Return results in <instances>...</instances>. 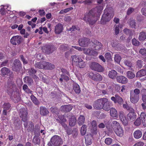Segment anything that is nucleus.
<instances>
[{"label":"nucleus","instance_id":"obj_1","mask_svg":"<svg viewBox=\"0 0 146 146\" xmlns=\"http://www.w3.org/2000/svg\"><path fill=\"white\" fill-rule=\"evenodd\" d=\"M100 10L96 8L92 9L89 12L86 13L83 20L89 25H93L95 24L98 20V18L100 16Z\"/></svg>","mask_w":146,"mask_h":146},{"label":"nucleus","instance_id":"obj_2","mask_svg":"<svg viewBox=\"0 0 146 146\" xmlns=\"http://www.w3.org/2000/svg\"><path fill=\"white\" fill-rule=\"evenodd\" d=\"M63 143L62 139L60 136L55 135L52 137L48 145L49 146H60Z\"/></svg>","mask_w":146,"mask_h":146},{"label":"nucleus","instance_id":"obj_3","mask_svg":"<svg viewBox=\"0 0 146 146\" xmlns=\"http://www.w3.org/2000/svg\"><path fill=\"white\" fill-rule=\"evenodd\" d=\"M18 90L14 82L9 80L6 87V90L7 93L9 95H11L14 92Z\"/></svg>","mask_w":146,"mask_h":146},{"label":"nucleus","instance_id":"obj_4","mask_svg":"<svg viewBox=\"0 0 146 146\" xmlns=\"http://www.w3.org/2000/svg\"><path fill=\"white\" fill-rule=\"evenodd\" d=\"M113 11L112 10L111 11V12L109 11L106 12V11H105L104 14L102 16L100 22L101 24H105L107 22L109 21L113 17Z\"/></svg>","mask_w":146,"mask_h":146},{"label":"nucleus","instance_id":"obj_5","mask_svg":"<svg viewBox=\"0 0 146 146\" xmlns=\"http://www.w3.org/2000/svg\"><path fill=\"white\" fill-rule=\"evenodd\" d=\"M27 111L26 109L22 108L20 110L19 115L20 117L22 119V120L24 122V125L25 127H27L28 124L27 121Z\"/></svg>","mask_w":146,"mask_h":146},{"label":"nucleus","instance_id":"obj_6","mask_svg":"<svg viewBox=\"0 0 146 146\" xmlns=\"http://www.w3.org/2000/svg\"><path fill=\"white\" fill-rule=\"evenodd\" d=\"M89 67L92 70L99 72H103L104 70L103 66L95 62H91L90 64Z\"/></svg>","mask_w":146,"mask_h":146},{"label":"nucleus","instance_id":"obj_7","mask_svg":"<svg viewBox=\"0 0 146 146\" xmlns=\"http://www.w3.org/2000/svg\"><path fill=\"white\" fill-rule=\"evenodd\" d=\"M43 51L46 54L52 53L56 50V48L51 45H47L44 46L43 48Z\"/></svg>","mask_w":146,"mask_h":146},{"label":"nucleus","instance_id":"obj_8","mask_svg":"<svg viewBox=\"0 0 146 146\" xmlns=\"http://www.w3.org/2000/svg\"><path fill=\"white\" fill-rule=\"evenodd\" d=\"M23 40L22 37L20 36L17 35L13 37L10 40V42L12 44L16 45L20 44Z\"/></svg>","mask_w":146,"mask_h":146},{"label":"nucleus","instance_id":"obj_9","mask_svg":"<svg viewBox=\"0 0 146 146\" xmlns=\"http://www.w3.org/2000/svg\"><path fill=\"white\" fill-rule=\"evenodd\" d=\"M104 98L98 99L95 101L93 103V106L94 108L97 110H102V107Z\"/></svg>","mask_w":146,"mask_h":146},{"label":"nucleus","instance_id":"obj_10","mask_svg":"<svg viewBox=\"0 0 146 146\" xmlns=\"http://www.w3.org/2000/svg\"><path fill=\"white\" fill-rule=\"evenodd\" d=\"M11 98L15 103H18L21 100V97L19 95V92L18 90L14 92L11 95Z\"/></svg>","mask_w":146,"mask_h":146},{"label":"nucleus","instance_id":"obj_11","mask_svg":"<svg viewBox=\"0 0 146 146\" xmlns=\"http://www.w3.org/2000/svg\"><path fill=\"white\" fill-rule=\"evenodd\" d=\"M89 75L90 78L95 81H100L102 80V76L98 73L93 74L92 73H90Z\"/></svg>","mask_w":146,"mask_h":146},{"label":"nucleus","instance_id":"obj_12","mask_svg":"<svg viewBox=\"0 0 146 146\" xmlns=\"http://www.w3.org/2000/svg\"><path fill=\"white\" fill-rule=\"evenodd\" d=\"M13 70L17 72L21 68V64L20 61L18 59H15L13 64Z\"/></svg>","mask_w":146,"mask_h":146},{"label":"nucleus","instance_id":"obj_13","mask_svg":"<svg viewBox=\"0 0 146 146\" xmlns=\"http://www.w3.org/2000/svg\"><path fill=\"white\" fill-rule=\"evenodd\" d=\"M90 42V39L87 38H80L79 40V44L81 46H87Z\"/></svg>","mask_w":146,"mask_h":146},{"label":"nucleus","instance_id":"obj_14","mask_svg":"<svg viewBox=\"0 0 146 146\" xmlns=\"http://www.w3.org/2000/svg\"><path fill=\"white\" fill-rule=\"evenodd\" d=\"M102 109H103L104 110L108 111L110 109V105L108 100L106 98H104V100L102 106Z\"/></svg>","mask_w":146,"mask_h":146},{"label":"nucleus","instance_id":"obj_15","mask_svg":"<svg viewBox=\"0 0 146 146\" xmlns=\"http://www.w3.org/2000/svg\"><path fill=\"white\" fill-rule=\"evenodd\" d=\"M111 99L114 103L115 104L117 103L120 105H122L123 102L122 98L117 94H116L115 95V97H112Z\"/></svg>","mask_w":146,"mask_h":146},{"label":"nucleus","instance_id":"obj_16","mask_svg":"<svg viewBox=\"0 0 146 146\" xmlns=\"http://www.w3.org/2000/svg\"><path fill=\"white\" fill-rule=\"evenodd\" d=\"M91 44L93 46V48L96 50H99L102 46V43L96 40H93Z\"/></svg>","mask_w":146,"mask_h":146},{"label":"nucleus","instance_id":"obj_17","mask_svg":"<svg viewBox=\"0 0 146 146\" xmlns=\"http://www.w3.org/2000/svg\"><path fill=\"white\" fill-rule=\"evenodd\" d=\"M117 81L119 83L125 84L128 81L127 78L123 76H118L116 78Z\"/></svg>","mask_w":146,"mask_h":146},{"label":"nucleus","instance_id":"obj_18","mask_svg":"<svg viewBox=\"0 0 146 146\" xmlns=\"http://www.w3.org/2000/svg\"><path fill=\"white\" fill-rule=\"evenodd\" d=\"M119 115L120 120L123 124L125 125H127L128 124V121L125 116L124 114V112L122 111H120L119 113Z\"/></svg>","mask_w":146,"mask_h":146},{"label":"nucleus","instance_id":"obj_19","mask_svg":"<svg viewBox=\"0 0 146 146\" xmlns=\"http://www.w3.org/2000/svg\"><path fill=\"white\" fill-rule=\"evenodd\" d=\"M60 120L56 119V120L57 122L60 123L61 125L65 129L67 128L68 127L66 124L65 123L66 121V119L64 118L63 117L59 116L58 117Z\"/></svg>","mask_w":146,"mask_h":146},{"label":"nucleus","instance_id":"obj_20","mask_svg":"<svg viewBox=\"0 0 146 146\" xmlns=\"http://www.w3.org/2000/svg\"><path fill=\"white\" fill-rule=\"evenodd\" d=\"M63 29V25L59 23L55 27L54 32L56 34H59L62 31Z\"/></svg>","mask_w":146,"mask_h":146},{"label":"nucleus","instance_id":"obj_21","mask_svg":"<svg viewBox=\"0 0 146 146\" xmlns=\"http://www.w3.org/2000/svg\"><path fill=\"white\" fill-rule=\"evenodd\" d=\"M136 113L134 110L133 111H130L127 115V118L128 120L131 121H134L136 118Z\"/></svg>","mask_w":146,"mask_h":146},{"label":"nucleus","instance_id":"obj_22","mask_svg":"<svg viewBox=\"0 0 146 146\" xmlns=\"http://www.w3.org/2000/svg\"><path fill=\"white\" fill-rule=\"evenodd\" d=\"M40 115L43 116H46L48 114V110L45 107H40Z\"/></svg>","mask_w":146,"mask_h":146},{"label":"nucleus","instance_id":"obj_23","mask_svg":"<svg viewBox=\"0 0 146 146\" xmlns=\"http://www.w3.org/2000/svg\"><path fill=\"white\" fill-rule=\"evenodd\" d=\"M130 101L133 104L136 103L139 99V96H137L130 93Z\"/></svg>","mask_w":146,"mask_h":146},{"label":"nucleus","instance_id":"obj_24","mask_svg":"<svg viewBox=\"0 0 146 146\" xmlns=\"http://www.w3.org/2000/svg\"><path fill=\"white\" fill-rule=\"evenodd\" d=\"M73 89L75 92L77 94H79L81 91L79 85L74 82H72Z\"/></svg>","mask_w":146,"mask_h":146},{"label":"nucleus","instance_id":"obj_25","mask_svg":"<svg viewBox=\"0 0 146 146\" xmlns=\"http://www.w3.org/2000/svg\"><path fill=\"white\" fill-rule=\"evenodd\" d=\"M44 69H45L52 70L55 68V66L54 65L45 61L43 62Z\"/></svg>","mask_w":146,"mask_h":146},{"label":"nucleus","instance_id":"obj_26","mask_svg":"<svg viewBox=\"0 0 146 146\" xmlns=\"http://www.w3.org/2000/svg\"><path fill=\"white\" fill-rule=\"evenodd\" d=\"M1 74L3 75H7L9 74H10V77L13 78V75L12 74V72L10 73V71L9 69L6 67H3L1 70Z\"/></svg>","mask_w":146,"mask_h":146},{"label":"nucleus","instance_id":"obj_27","mask_svg":"<svg viewBox=\"0 0 146 146\" xmlns=\"http://www.w3.org/2000/svg\"><path fill=\"white\" fill-rule=\"evenodd\" d=\"M72 106L70 105L62 106H61L60 109L61 111L65 112L70 111L72 108Z\"/></svg>","mask_w":146,"mask_h":146},{"label":"nucleus","instance_id":"obj_28","mask_svg":"<svg viewBox=\"0 0 146 146\" xmlns=\"http://www.w3.org/2000/svg\"><path fill=\"white\" fill-rule=\"evenodd\" d=\"M23 80L24 82L27 84L29 86L32 85L33 83V79L29 76L25 77L23 78Z\"/></svg>","mask_w":146,"mask_h":146},{"label":"nucleus","instance_id":"obj_29","mask_svg":"<svg viewBox=\"0 0 146 146\" xmlns=\"http://www.w3.org/2000/svg\"><path fill=\"white\" fill-rule=\"evenodd\" d=\"M117 74V72L115 70H111L109 72L108 76L110 78L114 79L116 78Z\"/></svg>","mask_w":146,"mask_h":146},{"label":"nucleus","instance_id":"obj_30","mask_svg":"<svg viewBox=\"0 0 146 146\" xmlns=\"http://www.w3.org/2000/svg\"><path fill=\"white\" fill-rule=\"evenodd\" d=\"M28 73L30 76H32L34 78H37L38 77L35 74L36 72V70L33 68H31L28 70Z\"/></svg>","mask_w":146,"mask_h":146},{"label":"nucleus","instance_id":"obj_31","mask_svg":"<svg viewBox=\"0 0 146 146\" xmlns=\"http://www.w3.org/2000/svg\"><path fill=\"white\" fill-rule=\"evenodd\" d=\"M117 136L122 137L123 135V130L121 126L114 130Z\"/></svg>","mask_w":146,"mask_h":146},{"label":"nucleus","instance_id":"obj_32","mask_svg":"<svg viewBox=\"0 0 146 146\" xmlns=\"http://www.w3.org/2000/svg\"><path fill=\"white\" fill-rule=\"evenodd\" d=\"M69 125L70 126H74L76 124V119L74 115H72L69 120Z\"/></svg>","mask_w":146,"mask_h":146},{"label":"nucleus","instance_id":"obj_33","mask_svg":"<svg viewBox=\"0 0 146 146\" xmlns=\"http://www.w3.org/2000/svg\"><path fill=\"white\" fill-rule=\"evenodd\" d=\"M128 23L130 27L133 28H135L137 23L135 20L133 18H130L128 21Z\"/></svg>","mask_w":146,"mask_h":146},{"label":"nucleus","instance_id":"obj_34","mask_svg":"<svg viewBox=\"0 0 146 146\" xmlns=\"http://www.w3.org/2000/svg\"><path fill=\"white\" fill-rule=\"evenodd\" d=\"M70 30L71 32H74L76 34H79L80 33V29L78 26L73 25L70 28Z\"/></svg>","mask_w":146,"mask_h":146},{"label":"nucleus","instance_id":"obj_35","mask_svg":"<svg viewBox=\"0 0 146 146\" xmlns=\"http://www.w3.org/2000/svg\"><path fill=\"white\" fill-rule=\"evenodd\" d=\"M84 50V53L88 55H95L97 54L96 51L89 48H87L86 50L85 49Z\"/></svg>","mask_w":146,"mask_h":146},{"label":"nucleus","instance_id":"obj_36","mask_svg":"<svg viewBox=\"0 0 146 146\" xmlns=\"http://www.w3.org/2000/svg\"><path fill=\"white\" fill-rule=\"evenodd\" d=\"M33 131L34 132L35 136H39L40 134V127L38 125H35Z\"/></svg>","mask_w":146,"mask_h":146},{"label":"nucleus","instance_id":"obj_37","mask_svg":"<svg viewBox=\"0 0 146 146\" xmlns=\"http://www.w3.org/2000/svg\"><path fill=\"white\" fill-rule=\"evenodd\" d=\"M71 58L72 59V63H74L76 65L80 61V60L82 59L79 56L76 55L72 56Z\"/></svg>","mask_w":146,"mask_h":146},{"label":"nucleus","instance_id":"obj_38","mask_svg":"<svg viewBox=\"0 0 146 146\" xmlns=\"http://www.w3.org/2000/svg\"><path fill=\"white\" fill-rule=\"evenodd\" d=\"M110 115L113 117H117L118 115L116 110L113 108H110Z\"/></svg>","mask_w":146,"mask_h":146},{"label":"nucleus","instance_id":"obj_39","mask_svg":"<svg viewBox=\"0 0 146 146\" xmlns=\"http://www.w3.org/2000/svg\"><path fill=\"white\" fill-rule=\"evenodd\" d=\"M134 137L137 139L140 138L142 135V132L140 130H137L135 131L133 133Z\"/></svg>","mask_w":146,"mask_h":146},{"label":"nucleus","instance_id":"obj_40","mask_svg":"<svg viewBox=\"0 0 146 146\" xmlns=\"http://www.w3.org/2000/svg\"><path fill=\"white\" fill-rule=\"evenodd\" d=\"M146 38V33L144 31H142L139 34V39L140 41L145 40Z\"/></svg>","mask_w":146,"mask_h":146},{"label":"nucleus","instance_id":"obj_41","mask_svg":"<svg viewBox=\"0 0 146 146\" xmlns=\"http://www.w3.org/2000/svg\"><path fill=\"white\" fill-rule=\"evenodd\" d=\"M124 63L126 66L129 67V70H132V68H131V67H132V64L130 60L125 59L124 60Z\"/></svg>","mask_w":146,"mask_h":146},{"label":"nucleus","instance_id":"obj_42","mask_svg":"<svg viewBox=\"0 0 146 146\" xmlns=\"http://www.w3.org/2000/svg\"><path fill=\"white\" fill-rule=\"evenodd\" d=\"M146 74V70L144 69H142L137 72L136 74V77H141L145 75Z\"/></svg>","mask_w":146,"mask_h":146},{"label":"nucleus","instance_id":"obj_43","mask_svg":"<svg viewBox=\"0 0 146 146\" xmlns=\"http://www.w3.org/2000/svg\"><path fill=\"white\" fill-rule=\"evenodd\" d=\"M85 119L83 115H80L78 119V123L79 125H81L84 123Z\"/></svg>","mask_w":146,"mask_h":146},{"label":"nucleus","instance_id":"obj_44","mask_svg":"<svg viewBox=\"0 0 146 146\" xmlns=\"http://www.w3.org/2000/svg\"><path fill=\"white\" fill-rule=\"evenodd\" d=\"M141 117V118L142 122L144 125H146V115L145 113L142 112L141 113L140 115Z\"/></svg>","mask_w":146,"mask_h":146},{"label":"nucleus","instance_id":"obj_45","mask_svg":"<svg viewBox=\"0 0 146 146\" xmlns=\"http://www.w3.org/2000/svg\"><path fill=\"white\" fill-rule=\"evenodd\" d=\"M123 32L126 35L129 36L127 38V39H129V40H130L131 38L130 36L133 35L131 30L128 29H125L123 30Z\"/></svg>","mask_w":146,"mask_h":146},{"label":"nucleus","instance_id":"obj_46","mask_svg":"<svg viewBox=\"0 0 146 146\" xmlns=\"http://www.w3.org/2000/svg\"><path fill=\"white\" fill-rule=\"evenodd\" d=\"M59 48L62 51H65L69 50V47L68 44H63L60 45Z\"/></svg>","mask_w":146,"mask_h":146},{"label":"nucleus","instance_id":"obj_47","mask_svg":"<svg viewBox=\"0 0 146 146\" xmlns=\"http://www.w3.org/2000/svg\"><path fill=\"white\" fill-rule=\"evenodd\" d=\"M23 89L27 93L32 94L33 91L28 88L26 84H24L23 86Z\"/></svg>","mask_w":146,"mask_h":146},{"label":"nucleus","instance_id":"obj_48","mask_svg":"<svg viewBox=\"0 0 146 146\" xmlns=\"http://www.w3.org/2000/svg\"><path fill=\"white\" fill-rule=\"evenodd\" d=\"M39 136H35L33 139V142L35 145H39L40 143V140L38 137Z\"/></svg>","mask_w":146,"mask_h":146},{"label":"nucleus","instance_id":"obj_49","mask_svg":"<svg viewBox=\"0 0 146 146\" xmlns=\"http://www.w3.org/2000/svg\"><path fill=\"white\" fill-rule=\"evenodd\" d=\"M50 111L53 113L57 115L59 113L60 110L59 109L56 107H51L50 108Z\"/></svg>","mask_w":146,"mask_h":146},{"label":"nucleus","instance_id":"obj_50","mask_svg":"<svg viewBox=\"0 0 146 146\" xmlns=\"http://www.w3.org/2000/svg\"><path fill=\"white\" fill-rule=\"evenodd\" d=\"M28 123V124L27 126V127H26V128L28 127V130H29L30 131H33V129L34 128V125L33 123L31 121L28 122L27 121Z\"/></svg>","mask_w":146,"mask_h":146},{"label":"nucleus","instance_id":"obj_51","mask_svg":"<svg viewBox=\"0 0 146 146\" xmlns=\"http://www.w3.org/2000/svg\"><path fill=\"white\" fill-rule=\"evenodd\" d=\"M76 65L80 68H83L85 67L86 64L85 62L81 59Z\"/></svg>","mask_w":146,"mask_h":146},{"label":"nucleus","instance_id":"obj_52","mask_svg":"<svg viewBox=\"0 0 146 146\" xmlns=\"http://www.w3.org/2000/svg\"><path fill=\"white\" fill-rule=\"evenodd\" d=\"M31 98L33 102L36 105H38L40 104L37 99L32 94L31 96Z\"/></svg>","mask_w":146,"mask_h":146},{"label":"nucleus","instance_id":"obj_53","mask_svg":"<svg viewBox=\"0 0 146 146\" xmlns=\"http://www.w3.org/2000/svg\"><path fill=\"white\" fill-rule=\"evenodd\" d=\"M135 74L132 71H128L126 73V76L129 79H131L135 77Z\"/></svg>","mask_w":146,"mask_h":146},{"label":"nucleus","instance_id":"obj_54","mask_svg":"<svg viewBox=\"0 0 146 146\" xmlns=\"http://www.w3.org/2000/svg\"><path fill=\"white\" fill-rule=\"evenodd\" d=\"M111 126L113 130H114L121 126L119 123L116 121H114L112 122Z\"/></svg>","mask_w":146,"mask_h":146},{"label":"nucleus","instance_id":"obj_55","mask_svg":"<svg viewBox=\"0 0 146 146\" xmlns=\"http://www.w3.org/2000/svg\"><path fill=\"white\" fill-rule=\"evenodd\" d=\"M87 126L86 125H83L81 129V133L82 135H85L86 131Z\"/></svg>","mask_w":146,"mask_h":146},{"label":"nucleus","instance_id":"obj_56","mask_svg":"<svg viewBox=\"0 0 146 146\" xmlns=\"http://www.w3.org/2000/svg\"><path fill=\"white\" fill-rule=\"evenodd\" d=\"M43 62H38L36 63L35 64V67L39 69H44Z\"/></svg>","mask_w":146,"mask_h":146},{"label":"nucleus","instance_id":"obj_57","mask_svg":"<svg viewBox=\"0 0 146 146\" xmlns=\"http://www.w3.org/2000/svg\"><path fill=\"white\" fill-rule=\"evenodd\" d=\"M121 59V56L118 54H116L115 55V61L118 64H119Z\"/></svg>","mask_w":146,"mask_h":146},{"label":"nucleus","instance_id":"obj_58","mask_svg":"<svg viewBox=\"0 0 146 146\" xmlns=\"http://www.w3.org/2000/svg\"><path fill=\"white\" fill-rule=\"evenodd\" d=\"M42 79V81L46 84H49L50 83V78L48 76L43 77Z\"/></svg>","mask_w":146,"mask_h":146},{"label":"nucleus","instance_id":"obj_59","mask_svg":"<svg viewBox=\"0 0 146 146\" xmlns=\"http://www.w3.org/2000/svg\"><path fill=\"white\" fill-rule=\"evenodd\" d=\"M139 52L143 56L144 59L146 61V49H141L140 50Z\"/></svg>","mask_w":146,"mask_h":146},{"label":"nucleus","instance_id":"obj_60","mask_svg":"<svg viewBox=\"0 0 146 146\" xmlns=\"http://www.w3.org/2000/svg\"><path fill=\"white\" fill-rule=\"evenodd\" d=\"M123 107L124 108L126 109L127 110H129L130 111H133L134 110L132 108L129 106L127 104H123Z\"/></svg>","mask_w":146,"mask_h":146},{"label":"nucleus","instance_id":"obj_61","mask_svg":"<svg viewBox=\"0 0 146 146\" xmlns=\"http://www.w3.org/2000/svg\"><path fill=\"white\" fill-rule=\"evenodd\" d=\"M85 142L87 145H90L92 143V139L89 138L88 135H86L85 137Z\"/></svg>","mask_w":146,"mask_h":146},{"label":"nucleus","instance_id":"obj_62","mask_svg":"<svg viewBox=\"0 0 146 146\" xmlns=\"http://www.w3.org/2000/svg\"><path fill=\"white\" fill-rule=\"evenodd\" d=\"M113 139L110 138H107L105 140V143L107 145H111L112 143Z\"/></svg>","mask_w":146,"mask_h":146},{"label":"nucleus","instance_id":"obj_63","mask_svg":"<svg viewBox=\"0 0 146 146\" xmlns=\"http://www.w3.org/2000/svg\"><path fill=\"white\" fill-rule=\"evenodd\" d=\"M130 93L132 94H134L135 95L137 96H139V94L140 93V91L139 89L136 88L134 89L133 91H131Z\"/></svg>","mask_w":146,"mask_h":146},{"label":"nucleus","instance_id":"obj_64","mask_svg":"<svg viewBox=\"0 0 146 146\" xmlns=\"http://www.w3.org/2000/svg\"><path fill=\"white\" fill-rule=\"evenodd\" d=\"M141 117L138 118L134 122V124L136 126L139 125L141 123Z\"/></svg>","mask_w":146,"mask_h":146}]
</instances>
